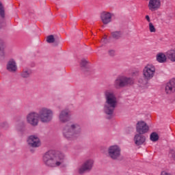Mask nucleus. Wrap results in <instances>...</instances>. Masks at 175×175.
I'll use <instances>...</instances> for the list:
<instances>
[{"label":"nucleus","mask_w":175,"mask_h":175,"mask_svg":"<svg viewBox=\"0 0 175 175\" xmlns=\"http://www.w3.org/2000/svg\"><path fill=\"white\" fill-rule=\"evenodd\" d=\"M114 17V14L104 11L100 14V18L103 23L107 25L111 23V20Z\"/></svg>","instance_id":"f8f14e48"},{"label":"nucleus","mask_w":175,"mask_h":175,"mask_svg":"<svg viewBox=\"0 0 175 175\" xmlns=\"http://www.w3.org/2000/svg\"><path fill=\"white\" fill-rule=\"evenodd\" d=\"M146 18L147 21H148V23H150L151 21L150 19V16L148 15L146 16Z\"/></svg>","instance_id":"2f4dec72"},{"label":"nucleus","mask_w":175,"mask_h":175,"mask_svg":"<svg viewBox=\"0 0 175 175\" xmlns=\"http://www.w3.org/2000/svg\"><path fill=\"white\" fill-rule=\"evenodd\" d=\"M165 91L167 95H172V94L175 93V78L172 79L166 83Z\"/></svg>","instance_id":"4468645a"},{"label":"nucleus","mask_w":175,"mask_h":175,"mask_svg":"<svg viewBox=\"0 0 175 175\" xmlns=\"http://www.w3.org/2000/svg\"><path fill=\"white\" fill-rule=\"evenodd\" d=\"M165 91L167 95H172V94L175 93V78L172 79L166 83Z\"/></svg>","instance_id":"ddd939ff"},{"label":"nucleus","mask_w":175,"mask_h":175,"mask_svg":"<svg viewBox=\"0 0 175 175\" xmlns=\"http://www.w3.org/2000/svg\"><path fill=\"white\" fill-rule=\"evenodd\" d=\"M129 131H131V128H127V129H126V133H129Z\"/></svg>","instance_id":"473e14b6"},{"label":"nucleus","mask_w":175,"mask_h":175,"mask_svg":"<svg viewBox=\"0 0 175 175\" xmlns=\"http://www.w3.org/2000/svg\"><path fill=\"white\" fill-rule=\"evenodd\" d=\"M0 15L1 17H5V9L3 8V5H2V3L0 2Z\"/></svg>","instance_id":"393cba45"},{"label":"nucleus","mask_w":175,"mask_h":175,"mask_svg":"<svg viewBox=\"0 0 175 175\" xmlns=\"http://www.w3.org/2000/svg\"><path fill=\"white\" fill-rule=\"evenodd\" d=\"M156 59L159 64H165L167 59V56L163 53H159L156 55Z\"/></svg>","instance_id":"6ab92c4d"},{"label":"nucleus","mask_w":175,"mask_h":175,"mask_svg":"<svg viewBox=\"0 0 175 175\" xmlns=\"http://www.w3.org/2000/svg\"><path fill=\"white\" fill-rule=\"evenodd\" d=\"M55 40L54 36H49L46 38V42L48 43H54Z\"/></svg>","instance_id":"a878e982"},{"label":"nucleus","mask_w":175,"mask_h":175,"mask_svg":"<svg viewBox=\"0 0 175 175\" xmlns=\"http://www.w3.org/2000/svg\"><path fill=\"white\" fill-rule=\"evenodd\" d=\"M94 165V160L89 159L86 161L81 167L79 168V173L83 174V173L87 172V170H91L92 169V165Z\"/></svg>","instance_id":"2eb2a0df"},{"label":"nucleus","mask_w":175,"mask_h":175,"mask_svg":"<svg viewBox=\"0 0 175 175\" xmlns=\"http://www.w3.org/2000/svg\"><path fill=\"white\" fill-rule=\"evenodd\" d=\"M136 131L137 133L144 135L145 133H147L148 131H150V127L148 126V124L146 123V122L139 121L136 124Z\"/></svg>","instance_id":"1a4fd4ad"},{"label":"nucleus","mask_w":175,"mask_h":175,"mask_svg":"<svg viewBox=\"0 0 175 175\" xmlns=\"http://www.w3.org/2000/svg\"><path fill=\"white\" fill-rule=\"evenodd\" d=\"M111 35L115 39H119L122 36V33H121V31H115L111 33Z\"/></svg>","instance_id":"b1692460"},{"label":"nucleus","mask_w":175,"mask_h":175,"mask_svg":"<svg viewBox=\"0 0 175 175\" xmlns=\"http://www.w3.org/2000/svg\"><path fill=\"white\" fill-rule=\"evenodd\" d=\"M54 116V112L51 109L47 107H42L38 111V116L40 121L44 124H49L52 120Z\"/></svg>","instance_id":"20e7f679"},{"label":"nucleus","mask_w":175,"mask_h":175,"mask_svg":"<svg viewBox=\"0 0 175 175\" xmlns=\"http://www.w3.org/2000/svg\"><path fill=\"white\" fill-rule=\"evenodd\" d=\"M111 53H114V51H111Z\"/></svg>","instance_id":"f704fd0d"},{"label":"nucleus","mask_w":175,"mask_h":175,"mask_svg":"<svg viewBox=\"0 0 175 175\" xmlns=\"http://www.w3.org/2000/svg\"><path fill=\"white\" fill-rule=\"evenodd\" d=\"M88 62H87V60L85 59H82L81 62V66H85V65H87Z\"/></svg>","instance_id":"cd10ccee"},{"label":"nucleus","mask_w":175,"mask_h":175,"mask_svg":"<svg viewBox=\"0 0 175 175\" xmlns=\"http://www.w3.org/2000/svg\"><path fill=\"white\" fill-rule=\"evenodd\" d=\"M6 125H8V123H6V122H3V123L0 124V126L1 128H5V126H6Z\"/></svg>","instance_id":"c85d7f7f"},{"label":"nucleus","mask_w":175,"mask_h":175,"mask_svg":"<svg viewBox=\"0 0 175 175\" xmlns=\"http://www.w3.org/2000/svg\"><path fill=\"white\" fill-rule=\"evenodd\" d=\"M59 121L62 124H65L70 121V113L68 109L62 110L59 114Z\"/></svg>","instance_id":"9b49d317"},{"label":"nucleus","mask_w":175,"mask_h":175,"mask_svg":"<svg viewBox=\"0 0 175 175\" xmlns=\"http://www.w3.org/2000/svg\"><path fill=\"white\" fill-rule=\"evenodd\" d=\"M155 66L147 64L142 70V75L145 80H151L155 76Z\"/></svg>","instance_id":"0eeeda50"},{"label":"nucleus","mask_w":175,"mask_h":175,"mask_svg":"<svg viewBox=\"0 0 175 175\" xmlns=\"http://www.w3.org/2000/svg\"><path fill=\"white\" fill-rule=\"evenodd\" d=\"M106 40H107V39H106V38H103V39L101 40V42H106Z\"/></svg>","instance_id":"72a5a7b5"},{"label":"nucleus","mask_w":175,"mask_h":175,"mask_svg":"<svg viewBox=\"0 0 175 175\" xmlns=\"http://www.w3.org/2000/svg\"><path fill=\"white\" fill-rule=\"evenodd\" d=\"M149 31L150 32H156L157 29H155V27L152 24V23H149Z\"/></svg>","instance_id":"bb28decb"},{"label":"nucleus","mask_w":175,"mask_h":175,"mask_svg":"<svg viewBox=\"0 0 175 175\" xmlns=\"http://www.w3.org/2000/svg\"><path fill=\"white\" fill-rule=\"evenodd\" d=\"M6 69L12 73L17 72V63H16V61L13 59H10L7 63Z\"/></svg>","instance_id":"dca6fc26"},{"label":"nucleus","mask_w":175,"mask_h":175,"mask_svg":"<svg viewBox=\"0 0 175 175\" xmlns=\"http://www.w3.org/2000/svg\"><path fill=\"white\" fill-rule=\"evenodd\" d=\"M27 143L30 147H33V148H36L38 147H40L42 143L40 142V139L38 135H31L27 139Z\"/></svg>","instance_id":"9d476101"},{"label":"nucleus","mask_w":175,"mask_h":175,"mask_svg":"<svg viewBox=\"0 0 175 175\" xmlns=\"http://www.w3.org/2000/svg\"><path fill=\"white\" fill-rule=\"evenodd\" d=\"M26 120L28 124L32 125V126H36L39 124V113L31 111L27 115Z\"/></svg>","instance_id":"6e6552de"},{"label":"nucleus","mask_w":175,"mask_h":175,"mask_svg":"<svg viewBox=\"0 0 175 175\" xmlns=\"http://www.w3.org/2000/svg\"><path fill=\"white\" fill-rule=\"evenodd\" d=\"M131 83H132V79L131 77L120 75L115 80L114 87L119 90V88H124V87L129 85Z\"/></svg>","instance_id":"423d86ee"},{"label":"nucleus","mask_w":175,"mask_h":175,"mask_svg":"<svg viewBox=\"0 0 175 175\" xmlns=\"http://www.w3.org/2000/svg\"><path fill=\"white\" fill-rule=\"evenodd\" d=\"M31 75H32V70L29 68H24L21 73V76L23 79H28Z\"/></svg>","instance_id":"aec40b11"},{"label":"nucleus","mask_w":175,"mask_h":175,"mask_svg":"<svg viewBox=\"0 0 175 175\" xmlns=\"http://www.w3.org/2000/svg\"><path fill=\"white\" fill-rule=\"evenodd\" d=\"M104 94L105 103L103 110V113L106 114L107 118L110 120V118H113V114L118 102L117 101V96H116V94L113 90H107L105 91Z\"/></svg>","instance_id":"f257e3e1"},{"label":"nucleus","mask_w":175,"mask_h":175,"mask_svg":"<svg viewBox=\"0 0 175 175\" xmlns=\"http://www.w3.org/2000/svg\"><path fill=\"white\" fill-rule=\"evenodd\" d=\"M5 55V47L3 46V42L0 40V57Z\"/></svg>","instance_id":"5701e85b"},{"label":"nucleus","mask_w":175,"mask_h":175,"mask_svg":"<svg viewBox=\"0 0 175 175\" xmlns=\"http://www.w3.org/2000/svg\"><path fill=\"white\" fill-rule=\"evenodd\" d=\"M107 154L111 159H113L114 161L120 159L121 157V147L117 144L110 146L108 148Z\"/></svg>","instance_id":"39448f33"},{"label":"nucleus","mask_w":175,"mask_h":175,"mask_svg":"<svg viewBox=\"0 0 175 175\" xmlns=\"http://www.w3.org/2000/svg\"><path fill=\"white\" fill-rule=\"evenodd\" d=\"M167 58L171 61V62H175V51H168L166 53Z\"/></svg>","instance_id":"412c9836"},{"label":"nucleus","mask_w":175,"mask_h":175,"mask_svg":"<svg viewBox=\"0 0 175 175\" xmlns=\"http://www.w3.org/2000/svg\"><path fill=\"white\" fill-rule=\"evenodd\" d=\"M148 8L151 12L158 10L161 8V0H150Z\"/></svg>","instance_id":"f3484780"},{"label":"nucleus","mask_w":175,"mask_h":175,"mask_svg":"<svg viewBox=\"0 0 175 175\" xmlns=\"http://www.w3.org/2000/svg\"><path fill=\"white\" fill-rule=\"evenodd\" d=\"M17 131H19V132H21L23 131V127H21L20 126H16Z\"/></svg>","instance_id":"7c9ffc66"},{"label":"nucleus","mask_w":175,"mask_h":175,"mask_svg":"<svg viewBox=\"0 0 175 175\" xmlns=\"http://www.w3.org/2000/svg\"><path fill=\"white\" fill-rule=\"evenodd\" d=\"M65 154L60 152L49 150L43 156V162L49 167H57L64 163Z\"/></svg>","instance_id":"f03ea898"},{"label":"nucleus","mask_w":175,"mask_h":175,"mask_svg":"<svg viewBox=\"0 0 175 175\" xmlns=\"http://www.w3.org/2000/svg\"><path fill=\"white\" fill-rule=\"evenodd\" d=\"M139 75V70H136L135 71L133 72V76H137Z\"/></svg>","instance_id":"c756f323"},{"label":"nucleus","mask_w":175,"mask_h":175,"mask_svg":"<svg viewBox=\"0 0 175 175\" xmlns=\"http://www.w3.org/2000/svg\"><path fill=\"white\" fill-rule=\"evenodd\" d=\"M81 133V127L77 123H67L62 129V135L66 140H75Z\"/></svg>","instance_id":"7ed1b4c3"},{"label":"nucleus","mask_w":175,"mask_h":175,"mask_svg":"<svg viewBox=\"0 0 175 175\" xmlns=\"http://www.w3.org/2000/svg\"><path fill=\"white\" fill-rule=\"evenodd\" d=\"M146 142V136L143 134H136L134 137V143L136 146H142Z\"/></svg>","instance_id":"a211bd4d"},{"label":"nucleus","mask_w":175,"mask_h":175,"mask_svg":"<svg viewBox=\"0 0 175 175\" xmlns=\"http://www.w3.org/2000/svg\"><path fill=\"white\" fill-rule=\"evenodd\" d=\"M150 139L151 142H158L159 140V135H158V133L153 132L150 135Z\"/></svg>","instance_id":"4be33fe9"}]
</instances>
